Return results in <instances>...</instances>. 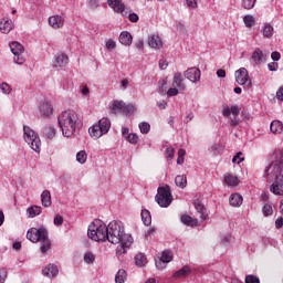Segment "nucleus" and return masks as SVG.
<instances>
[{"label": "nucleus", "instance_id": "ea45409f", "mask_svg": "<svg viewBox=\"0 0 283 283\" xmlns=\"http://www.w3.org/2000/svg\"><path fill=\"white\" fill-rule=\"evenodd\" d=\"M243 23L245 28H253V25H255V18H253L251 14H247L243 18Z\"/></svg>", "mask_w": 283, "mask_h": 283}, {"label": "nucleus", "instance_id": "c85d7f7f", "mask_svg": "<svg viewBox=\"0 0 283 283\" xmlns=\"http://www.w3.org/2000/svg\"><path fill=\"white\" fill-rule=\"evenodd\" d=\"M240 116V107L238 106H231V107H224L222 108V115L223 116Z\"/></svg>", "mask_w": 283, "mask_h": 283}, {"label": "nucleus", "instance_id": "bf43d9fd", "mask_svg": "<svg viewBox=\"0 0 283 283\" xmlns=\"http://www.w3.org/2000/svg\"><path fill=\"white\" fill-rule=\"evenodd\" d=\"M98 3H99L98 0H88V7H90L92 10H96V8H98Z\"/></svg>", "mask_w": 283, "mask_h": 283}, {"label": "nucleus", "instance_id": "6ab92c4d", "mask_svg": "<svg viewBox=\"0 0 283 283\" xmlns=\"http://www.w3.org/2000/svg\"><path fill=\"white\" fill-rule=\"evenodd\" d=\"M43 275H45V277H56V275H59V268L50 263L44 268Z\"/></svg>", "mask_w": 283, "mask_h": 283}, {"label": "nucleus", "instance_id": "de8ad7c7", "mask_svg": "<svg viewBox=\"0 0 283 283\" xmlns=\"http://www.w3.org/2000/svg\"><path fill=\"white\" fill-rule=\"evenodd\" d=\"M258 0H242V3H243V8L245 9V10H251V9H253L254 7H255V2H256Z\"/></svg>", "mask_w": 283, "mask_h": 283}, {"label": "nucleus", "instance_id": "37998d69", "mask_svg": "<svg viewBox=\"0 0 283 283\" xmlns=\"http://www.w3.org/2000/svg\"><path fill=\"white\" fill-rule=\"evenodd\" d=\"M96 256L92 252L84 253V262L85 264H94Z\"/></svg>", "mask_w": 283, "mask_h": 283}, {"label": "nucleus", "instance_id": "e2e57ef3", "mask_svg": "<svg viewBox=\"0 0 283 283\" xmlns=\"http://www.w3.org/2000/svg\"><path fill=\"white\" fill-rule=\"evenodd\" d=\"M271 59L272 61H280V59H282V55L280 54V52L274 51L271 53Z\"/></svg>", "mask_w": 283, "mask_h": 283}, {"label": "nucleus", "instance_id": "1a4fd4ad", "mask_svg": "<svg viewBox=\"0 0 283 283\" xmlns=\"http://www.w3.org/2000/svg\"><path fill=\"white\" fill-rule=\"evenodd\" d=\"M117 244L119 245L116 248V255H125L127 250L132 249V244H134V237L126 235L125 239Z\"/></svg>", "mask_w": 283, "mask_h": 283}, {"label": "nucleus", "instance_id": "6e6d98bb", "mask_svg": "<svg viewBox=\"0 0 283 283\" xmlns=\"http://www.w3.org/2000/svg\"><path fill=\"white\" fill-rule=\"evenodd\" d=\"M138 13H129L128 14V20L130 21V23H138Z\"/></svg>", "mask_w": 283, "mask_h": 283}, {"label": "nucleus", "instance_id": "864d4df0", "mask_svg": "<svg viewBox=\"0 0 283 283\" xmlns=\"http://www.w3.org/2000/svg\"><path fill=\"white\" fill-rule=\"evenodd\" d=\"M186 3L190 10L198 8V0H186Z\"/></svg>", "mask_w": 283, "mask_h": 283}, {"label": "nucleus", "instance_id": "774afa93", "mask_svg": "<svg viewBox=\"0 0 283 283\" xmlns=\"http://www.w3.org/2000/svg\"><path fill=\"white\" fill-rule=\"evenodd\" d=\"M82 96H90V87L83 86L81 90Z\"/></svg>", "mask_w": 283, "mask_h": 283}, {"label": "nucleus", "instance_id": "5701e85b", "mask_svg": "<svg viewBox=\"0 0 283 283\" xmlns=\"http://www.w3.org/2000/svg\"><path fill=\"white\" fill-rule=\"evenodd\" d=\"M43 138L52 140L56 136V128L54 126H46L42 130Z\"/></svg>", "mask_w": 283, "mask_h": 283}, {"label": "nucleus", "instance_id": "dca6fc26", "mask_svg": "<svg viewBox=\"0 0 283 283\" xmlns=\"http://www.w3.org/2000/svg\"><path fill=\"white\" fill-rule=\"evenodd\" d=\"M65 20L61 15H52L49 18V25L54 30H59V28H63Z\"/></svg>", "mask_w": 283, "mask_h": 283}, {"label": "nucleus", "instance_id": "603ef678", "mask_svg": "<svg viewBox=\"0 0 283 283\" xmlns=\"http://www.w3.org/2000/svg\"><path fill=\"white\" fill-rule=\"evenodd\" d=\"M106 50H116V41L108 39L105 43Z\"/></svg>", "mask_w": 283, "mask_h": 283}, {"label": "nucleus", "instance_id": "5fc2aeb1", "mask_svg": "<svg viewBox=\"0 0 283 283\" xmlns=\"http://www.w3.org/2000/svg\"><path fill=\"white\" fill-rule=\"evenodd\" d=\"M53 223L55 224V227H61V224H63V217L56 214L53 219Z\"/></svg>", "mask_w": 283, "mask_h": 283}, {"label": "nucleus", "instance_id": "c9c22d12", "mask_svg": "<svg viewBox=\"0 0 283 283\" xmlns=\"http://www.w3.org/2000/svg\"><path fill=\"white\" fill-rule=\"evenodd\" d=\"M224 182L229 187H235L237 185H239L240 180L238 179V177H235L233 175H227L224 177Z\"/></svg>", "mask_w": 283, "mask_h": 283}, {"label": "nucleus", "instance_id": "f3484780", "mask_svg": "<svg viewBox=\"0 0 283 283\" xmlns=\"http://www.w3.org/2000/svg\"><path fill=\"white\" fill-rule=\"evenodd\" d=\"M172 87H177V90H181L182 92H185L186 86H185V77L182 76V73L175 74L172 80Z\"/></svg>", "mask_w": 283, "mask_h": 283}, {"label": "nucleus", "instance_id": "a18cd8bd", "mask_svg": "<svg viewBox=\"0 0 283 283\" xmlns=\"http://www.w3.org/2000/svg\"><path fill=\"white\" fill-rule=\"evenodd\" d=\"M138 127H139L140 134H147L151 129V125H149V123L147 122L139 123Z\"/></svg>", "mask_w": 283, "mask_h": 283}, {"label": "nucleus", "instance_id": "20e7f679", "mask_svg": "<svg viewBox=\"0 0 283 283\" xmlns=\"http://www.w3.org/2000/svg\"><path fill=\"white\" fill-rule=\"evenodd\" d=\"M87 235L94 242H107V224L101 219H95L88 226Z\"/></svg>", "mask_w": 283, "mask_h": 283}, {"label": "nucleus", "instance_id": "6e6552de", "mask_svg": "<svg viewBox=\"0 0 283 283\" xmlns=\"http://www.w3.org/2000/svg\"><path fill=\"white\" fill-rule=\"evenodd\" d=\"M234 77L238 85H245L247 87H251V77H249V71L245 67L237 70Z\"/></svg>", "mask_w": 283, "mask_h": 283}, {"label": "nucleus", "instance_id": "58836bf2", "mask_svg": "<svg viewBox=\"0 0 283 283\" xmlns=\"http://www.w3.org/2000/svg\"><path fill=\"white\" fill-rule=\"evenodd\" d=\"M76 161L80 163V165H85V163H87V153H85V150H80L76 154Z\"/></svg>", "mask_w": 283, "mask_h": 283}, {"label": "nucleus", "instance_id": "7ed1b4c3", "mask_svg": "<svg viewBox=\"0 0 283 283\" xmlns=\"http://www.w3.org/2000/svg\"><path fill=\"white\" fill-rule=\"evenodd\" d=\"M27 238L30 240V242H41V253H48V251H50V247H52L48 229L43 227L29 229L27 232Z\"/></svg>", "mask_w": 283, "mask_h": 283}, {"label": "nucleus", "instance_id": "f8f14e48", "mask_svg": "<svg viewBox=\"0 0 283 283\" xmlns=\"http://www.w3.org/2000/svg\"><path fill=\"white\" fill-rule=\"evenodd\" d=\"M69 61H70V57H67V55L65 53H57L54 56L53 67L61 70V69L65 67V65H67Z\"/></svg>", "mask_w": 283, "mask_h": 283}, {"label": "nucleus", "instance_id": "393cba45", "mask_svg": "<svg viewBox=\"0 0 283 283\" xmlns=\"http://www.w3.org/2000/svg\"><path fill=\"white\" fill-rule=\"evenodd\" d=\"M195 209L197 211V213H199V220L200 222H205V220H207V209L205 208V206L202 203H195Z\"/></svg>", "mask_w": 283, "mask_h": 283}, {"label": "nucleus", "instance_id": "bb28decb", "mask_svg": "<svg viewBox=\"0 0 283 283\" xmlns=\"http://www.w3.org/2000/svg\"><path fill=\"white\" fill-rule=\"evenodd\" d=\"M132 33L127 32V31H123L119 34V43H122V45H132Z\"/></svg>", "mask_w": 283, "mask_h": 283}, {"label": "nucleus", "instance_id": "052dcab7", "mask_svg": "<svg viewBox=\"0 0 283 283\" xmlns=\"http://www.w3.org/2000/svg\"><path fill=\"white\" fill-rule=\"evenodd\" d=\"M155 233H156V228H155V227H150V228H148V229L146 230L145 237H146V238H149V237L154 235Z\"/></svg>", "mask_w": 283, "mask_h": 283}, {"label": "nucleus", "instance_id": "49530a36", "mask_svg": "<svg viewBox=\"0 0 283 283\" xmlns=\"http://www.w3.org/2000/svg\"><path fill=\"white\" fill-rule=\"evenodd\" d=\"M165 154H166V158H167L168 161L169 160H174V156L176 154V149H174V147H171V146L167 147Z\"/></svg>", "mask_w": 283, "mask_h": 283}, {"label": "nucleus", "instance_id": "4d7b16f0", "mask_svg": "<svg viewBox=\"0 0 283 283\" xmlns=\"http://www.w3.org/2000/svg\"><path fill=\"white\" fill-rule=\"evenodd\" d=\"M6 277H8V271L6 269L0 270V283H6Z\"/></svg>", "mask_w": 283, "mask_h": 283}, {"label": "nucleus", "instance_id": "9d476101", "mask_svg": "<svg viewBox=\"0 0 283 283\" xmlns=\"http://www.w3.org/2000/svg\"><path fill=\"white\" fill-rule=\"evenodd\" d=\"M185 76L188 78V81H190V83H198L200 81V76H202V73L198 67H190L186 71Z\"/></svg>", "mask_w": 283, "mask_h": 283}, {"label": "nucleus", "instance_id": "680f3d73", "mask_svg": "<svg viewBox=\"0 0 283 283\" xmlns=\"http://www.w3.org/2000/svg\"><path fill=\"white\" fill-rule=\"evenodd\" d=\"M178 88H176V86H174L172 88H169L168 91H167V95L168 96H178Z\"/></svg>", "mask_w": 283, "mask_h": 283}, {"label": "nucleus", "instance_id": "f03ea898", "mask_svg": "<svg viewBox=\"0 0 283 283\" xmlns=\"http://www.w3.org/2000/svg\"><path fill=\"white\" fill-rule=\"evenodd\" d=\"M127 235L132 234L125 232V224L123 221L114 220L107 224L106 241L111 242V244H120Z\"/></svg>", "mask_w": 283, "mask_h": 283}, {"label": "nucleus", "instance_id": "a211bd4d", "mask_svg": "<svg viewBox=\"0 0 283 283\" xmlns=\"http://www.w3.org/2000/svg\"><path fill=\"white\" fill-rule=\"evenodd\" d=\"M12 31V20L10 18H2L0 21V32L9 34Z\"/></svg>", "mask_w": 283, "mask_h": 283}, {"label": "nucleus", "instance_id": "a878e982", "mask_svg": "<svg viewBox=\"0 0 283 283\" xmlns=\"http://www.w3.org/2000/svg\"><path fill=\"white\" fill-rule=\"evenodd\" d=\"M9 48L13 54V56H17L19 54H23V44L19 43V42H11L9 44Z\"/></svg>", "mask_w": 283, "mask_h": 283}, {"label": "nucleus", "instance_id": "3c124183", "mask_svg": "<svg viewBox=\"0 0 283 283\" xmlns=\"http://www.w3.org/2000/svg\"><path fill=\"white\" fill-rule=\"evenodd\" d=\"M245 283H260V279L253 274L245 276Z\"/></svg>", "mask_w": 283, "mask_h": 283}, {"label": "nucleus", "instance_id": "8fccbe9b", "mask_svg": "<svg viewBox=\"0 0 283 283\" xmlns=\"http://www.w3.org/2000/svg\"><path fill=\"white\" fill-rule=\"evenodd\" d=\"M0 90L2 92V94H10L12 92V88L10 87V85L6 82H3L1 85H0Z\"/></svg>", "mask_w": 283, "mask_h": 283}, {"label": "nucleus", "instance_id": "4c0bfd02", "mask_svg": "<svg viewBox=\"0 0 283 283\" xmlns=\"http://www.w3.org/2000/svg\"><path fill=\"white\" fill-rule=\"evenodd\" d=\"M127 280V272L125 270H118L115 275V283H125Z\"/></svg>", "mask_w": 283, "mask_h": 283}, {"label": "nucleus", "instance_id": "4468645a", "mask_svg": "<svg viewBox=\"0 0 283 283\" xmlns=\"http://www.w3.org/2000/svg\"><path fill=\"white\" fill-rule=\"evenodd\" d=\"M122 136L125 140H128L130 145H138V135L136 133H129V128H122Z\"/></svg>", "mask_w": 283, "mask_h": 283}, {"label": "nucleus", "instance_id": "a19ab883", "mask_svg": "<svg viewBox=\"0 0 283 283\" xmlns=\"http://www.w3.org/2000/svg\"><path fill=\"white\" fill-rule=\"evenodd\" d=\"M126 116H132L136 112V107L134 104H124V108L122 111Z\"/></svg>", "mask_w": 283, "mask_h": 283}, {"label": "nucleus", "instance_id": "cd10ccee", "mask_svg": "<svg viewBox=\"0 0 283 283\" xmlns=\"http://www.w3.org/2000/svg\"><path fill=\"white\" fill-rule=\"evenodd\" d=\"M180 220L186 227H198V219H193L188 214H182Z\"/></svg>", "mask_w": 283, "mask_h": 283}, {"label": "nucleus", "instance_id": "09e8293b", "mask_svg": "<svg viewBox=\"0 0 283 283\" xmlns=\"http://www.w3.org/2000/svg\"><path fill=\"white\" fill-rule=\"evenodd\" d=\"M13 61L17 65H23L25 63V57H23V53L14 55Z\"/></svg>", "mask_w": 283, "mask_h": 283}, {"label": "nucleus", "instance_id": "2f4dec72", "mask_svg": "<svg viewBox=\"0 0 283 283\" xmlns=\"http://www.w3.org/2000/svg\"><path fill=\"white\" fill-rule=\"evenodd\" d=\"M175 185L179 187V189H185L187 187V175H177L175 177Z\"/></svg>", "mask_w": 283, "mask_h": 283}, {"label": "nucleus", "instance_id": "412c9836", "mask_svg": "<svg viewBox=\"0 0 283 283\" xmlns=\"http://www.w3.org/2000/svg\"><path fill=\"white\" fill-rule=\"evenodd\" d=\"M148 45L149 48H153L155 50H158V48H163V40L160 39V35H150L148 38Z\"/></svg>", "mask_w": 283, "mask_h": 283}, {"label": "nucleus", "instance_id": "e433bc0d", "mask_svg": "<svg viewBox=\"0 0 283 283\" xmlns=\"http://www.w3.org/2000/svg\"><path fill=\"white\" fill-rule=\"evenodd\" d=\"M136 266H145L147 264V256L144 253H138L135 255Z\"/></svg>", "mask_w": 283, "mask_h": 283}, {"label": "nucleus", "instance_id": "0e129e2a", "mask_svg": "<svg viewBox=\"0 0 283 283\" xmlns=\"http://www.w3.org/2000/svg\"><path fill=\"white\" fill-rule=\"evenodd\" d=\"M268 69L270 70V72H277V63L275 62L269 63Z\"/></svg>", "mask_w": 283, "mask_h": 283}, {"label": "nucleus", "instance_id": "13d9d810", "mask_svg": "<svg viewBox=\"0 0 283 283\" xmlns=\"http://www.w3.org/2000/svg\"><path fill=\"white\" fill-rule=\"evenodd\" d=\"M240 156H242V153H238L233 158H232V163H237L238 165H240V163H242L244 160V157L240 158Z\"/></svg>", "mask_w": 283, "mask_h": 283}, {"label": "nucleus", "instance_id": "0eeeda50", "mask_svg": "<svg viewBox=\"0 0 283 283\" xmlns=\"http://www.w3.org/2000/svg\"><path fill=\"white\" fill-rule=\"evenodd\" d=\"M156 202L161 208H167L171 205L174 198L171 197V188L169 186L159 187L155 197Z\"/></svg>", "mask_w": 283, "mask_h": 283}, {"label": "nucleus", "instance_id": "4be33fe9", "mask_svg": "<svg viewBox=\"0 0 283 283\" xmlns=\"http://www.w3.org/2000/svg\"><path fill=\"white\" fill-rule=\"evenodd\" d=\"M41 202L42 207H52V193L50 192V190H44L41 193Z\"/></svg>", "mask_w": 283, "mask_h": 283}, {"label": "nucleus", "instance_id": "c756f323", "mask_svg": "<svg viewBox=\"0 0 283 283\" xmlns=\"http://www.w3.org/2000/svg\"><path fill=\"white\" fill-rule=\"evenodd\" d=\"M242 201H243L242 195H240V193H232L230 196L229 202H230L231 207H241Z\"/></svg>", "mask_w": 283, "mask_h": 283}, {"label": "nucleus", "instance_id": "72a5a7b5", "mask_svg": "<svg viewBox=\"0 0 283 283\" xmlns=\"http://www.w3.org/2000/svg\"><path fill=\"white\" fill-rule=\"evenodd\" d=\"M125 107V102L123 101H114L111 107L113 114H120Z\"/></svg>", "mask_w": 283, "mask_h": 283}, {"label": "nucleus", "instance_id": "f257e3e1", "mask_svg": "<svg viewBox=\"0 0 283 283\" xmlns=\"http://www.w3.org/2000/svg\"><path fill=\"white\" fill-rule=\"evenodd\" d=\"M57 123L63 136L70 138V136H74L78 125L81 124V119L75 111L67 109L59 115Z\"/></svg>", "mask_w": 283, "mask_h": 283}, {"label": "nucleus", "instance_id": "338daca9", "mask_svg": "<svg viewBox=\"0 0 283 283\" xmlns=\"http://www.w3.org/2000/svg\"><path fill=\"white\" fill-rule=\"evenodd\" d=\"M283 227V218H277L276 221H275V228L276 229H282Z\"/></svg>", "mask_w": 283, "mask_h": 283}, {"label": "nucleus", "instance_id": "2eb2a0df", "mask_svg": "<svg viewBox=\"0 0 283 283\" xmlns=\"http://www.w3.org/2000/svg\"><path fill=\"white\" fill-rule=\"evenodd\" d=\"M54 112V108L52 107V104L50 102H42L40 104V114L44 118H48V116H52Z\"/></svg>", "mask_w": 283, "mask_h": 283}, {"label": "nucleus", "instance_id": "f704fd0d", "mask_svg": "<svg viewBox=\"0 0 283 283\" xmlns=\"http://www.w3.org/2000/svg\"><path fill=\"white\" fill-rule=\"evenodd\" d=\"M140 216L145 227H149V224H151V213L149 212V210H142Z\"/></svg>", "mask_w": 283, "mask_h": 283}, {"label": "nucleus", "instance_id": "b1692460", "mask_svg": "<svg viewBox=\"0 0 283 283\" xmlns=\"http://www.w3.org/2000/svg\"><path fill=\"white\" fill-rule=\"evenodd\" d=\"M270 132L272 134H282L283 132V124L281 120L274 119L271 124H270Z\"/></svg>", "mask_w": 283, "mask_h": 283}, {"label": "nucleus", "instance_id": "aec40b11", "mask_svg": "<svg viewBox=\"0 0 283 283\" xmlns=\"http://www.w3.org/2000/svg\"><path fill=\"white\" fill-rule=\"evenodd\" d=\"M252 61H253L254 65H260L261 63L266 62V55H264L262 50H255L252 53Z\"/></svg>", "mask_w": 283, "mask_h": 283}, {"label": "nucleus", "instance_id": "9b49d317", "mask_svg": "<svg viewBox=\"0 0 283 283\" xmlns=\"http://www.w3.org/2000/svg\"><path fill=\"white\" fill-rule=\"evenodd\" d=\"M171 260H174V255L171 254V251L169 250H165L161 253V256L159 259V261H156V268L157 269H165L166 264H169V262H171Z\"/></svg>", "mask_w": 283, "mask_h": 283}, {"label": "nucleus", "instance_id": "c03bdc74", "mask_svg": "<svg viewBox=\"0 0 283 283\" xmlns=\"http://www.w3.org/2000/svg\"><path fill=\"white\" fill-rule=\"evenodd\" d=\"M262 213L265 218H269V216H273V206L265 203L262 208Z\"/></svg>", "mask_w": 283, "mask_h": 283}, {"label": "nucleus", "instance_id": "39448f33", "mask_svg": "<svg viewBox=\"0 0 283 283\" xmlns=\"http://www.w3.org/2000/svg\"><path fill=\"white\" fill-rule=\"evenodd\" d=\"M112 122L107 117H103L97 124H94L88 128V134L94 140H98L102 136L109 133Z\"/></svg>", "mask_w": 283, "mask_h": 283}, {"label": "nucleus", "instance_id": "ddd939ff", "mask_svg": "<svg viewBox=\"0 0 283 283\" xmlns=\"http://www.w3.org/2000/svg\"><path fill=\"white\" fill-rule=\"evenodd\" d=\"M108 6L114 10V12H118L124 17H127V12L125 11V3L123 0H107Z\"/></svg>", "mask_w": 283, "mask_h": 283}, {"label": "nucleus", "instance_id": "423d86ee", "mask_svg": "<svg viewBox=\"0 0 283 283\" xmlns=\"http://www.w3.org/2000/svg\"><path fill=\"white\" fill-rule=\"evenodd\" d=\"M23 138L33 151H36V154L41 151V138L30 126H23Z\"/></svg>", "mask_w": 283, "mask_h": 283}, {"label": "nucleus", "instance_id": "69168bd1", "mask_svg": "<svg viewBox=\"0 0 283 283\" xmlns=\"http://www.w3.org/2000/svg\"><path fill=\"white\" fill-rule=\"evenodd\" d=\"M211 151H212L214 155L220 154V145H219V144H213V145L211 146Z\"/></svg>", "mask_w": 283, "mask_h": 283}, {"label": "nucleus", "instance_id": "7c9ffc66", "mask_svg": "<svg viewBox=\"0 0 283 283\" xmlns=\"http://www.w3.org/2000/svg\"><path fill=\"white\" fill-rule=\"evenodd\" d=\"M191 268L189 265H185L184 268L179 269L174 273V277H187V275H190Z\"/></svg>", "mask_w": 283, "mask_h": 283}, {"label": "nucleus", "instance_id": "473e14b6", "mask_svg": "<svg viewBox=\"0 0 283 283\" xmlns=\"http://www.w3.org/2000/svg\"><path fill=\"white\" fill-rule=\"evenodd\" d=\"M42 208L40 206H31L27 209V213L29 218H36V216H41Z\"/></svg>", "mask_w": 283, "mask_h": 283}, {"label": "nucleus", "instance_id": "79ce46f5", "mask_svg": "<svg viewBox=\"0 0 283 283\" xmlns=\"http://www.w3.org/2000/svg\"><path fill=\"white\" fill-rule=\"evenodd\" d=\"M273 25L271 24H265V27L263 28V36L264 39H271V36H273Z\"/></svg>", "mask_w": 283, "mask_h": 283}]
</instances>
